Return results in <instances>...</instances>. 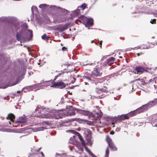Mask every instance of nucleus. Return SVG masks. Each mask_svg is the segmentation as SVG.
<instances>
[{
  "label": "nucleus",
  "instance_id": "4d7b16f0",
  "mask_svg": "<svg viewBox=\"0 0 157 157\" xmlns=\"http://www.w3.org/2000/svg\"><path fill=\"white\" fill-rule=\"evenodd\" d=\"M120 58H122V57H121V56H120Z\"/></svg>",
  "mask_w": 157,
  "mask_h": 157
},
{
  "label": "nucleus",
  "instance_id": "bb28decb",
  "mask_svg": "<svg viewBox=\"0 0 157 157\" xmlns=\"http://www.w3.org/2000/svg\"><path fill=\"white\" fill-rule=\"evenodd\" d=\"M25 130V129L24 128H21L16 130V131L15 132L18 133H22V132L24 131Z\"/></svg>",
  "mask_w": 157,
  "mask_h": 157
},
{
  "label": "nucleus",
  "instance_id": "a211bd4d",
  "mask_svg": "<svg viewBox=\"0 0 157 157\" xmlns=\"http://www.w3.org/2000/svg\"><path fill=\"white\" fill-rule=\"evenodd\" d=\"M46 128L44 127H41L38 128H32V129L33 132H37L42 131Z\"/></svg>",
  "mask_w": 157,
  "mask_h": 157
},
{
  "label": "nucleus",
  "instance_id": "20e7f679",
  "mask_svg": "<svg viewBox=\"0 0 157 157\" xmlns=\"http://www.w3.org/2000/svg\"><path fill=\"white\" fill-rule=\"evenodd\" d=\"M83 134L84 136L86 141L87 145L91 146L93 143V139L91 137V132L88 129L83 128Z\"/></svg>",
  "mask_w": 157,
  "mask_h": 157
},
{
  "label": "nucleus",
  "instance_id": "a18cd8bd",
  "mask_svg": "<svg viewBox=\"0 0 157 157\" xmlns=\"http://www.w3.org/2000/svg\"><path fill=\"white\" fill-rule=\"evenodd\" d=\"M85 78L86 79H88L90 80H91V78L90 77H85Z\"/></svg>",
  "mask_w": 157,
  "mask_h": 157
},
{
  "label": "nucleus",
  "instance_id": "cd10ccee",
  "mask_svg": "<svg viewBox=\"0 0 157 157\" xmlns=\"http://www.w3.org/2000/svg\"><path fill=\"white\" fill-rule=\"evenodd\" d=\"M109 153V149L107 148L106 150L105 153L104 157H108Z\"/></svg>",
  "mask_w": 157,
  "mask_h": 157
},
{
  "label": "nucleus",
  "instance_id": "e433bc0d",
  "mask_svg": "<svg viewBox=\"0 0 157 157\" xmlns=\"http://www.w3.org/2000/svg\"><path fill=\"white\" fill-rule=\"evenodd\" d=\"M41 149V147H40V148H39V149L38 150H35V152L34 153L35 154H37V152H38Z\"/></svg>",
  "mask_w": 157,
  "mask_h": 157
},
{
  "label": "nucleus",
  "instance_id": "b1692460",
  "mask_svg": "<svg viewBox=\"0 0 157 157\" xmlns=\"http://www.w3.org/2000/svg\"><path fill=\"white\" fill-rule=\"evenodd\" d=\"M41 37L42 39L46 40H48L49 38V37L47 36L46 34H44Z\"/></svg>",
  "mask_w": 157,
  "mask_h": 157
},
{
  "label": "nucleus",
  "instance_id": "052dcab7",
  "mask_svg": "<svg viewBox=\"0 0 157 157\" xmlns=\"http://www.w3.org/2000/svg\"><path fill=\"white\" fill-rule=\"evenodd\" d=\"M151 80H152L151 79V80H150V81Z\"/></svg>",
  "mask_w": 157,
  "mask_h": 157
},
{
  "label": "nucleus",
  "instance_id": "f3484780",
  "mask_svg": "<svg viewBox=\"0 0 157 157\" xmlns=\"http://www.w3.org/2000/svg\"><path fill=\"white\" fill-rule=\"evenodd\" d=\"M41 83H39L38 84H34L33 85L27 86L26 87L24 88V89H32L33 88H34V87H35L37 86H39L41 85Z\"/></svg>",
  "mask_w": 157,
  "mask_h": 157
},
{
  "label": "nucleus",
  "instance_id": "a19ab883",
  "mask_svg": "<svg viewBox=\"0 0 157 157\" xmlns=\"http://www.w3.org/2000/svg\"><path fill=\"white\" fill-rule=\"evenodd\" d=\"M63 73H61L58 74L57 75V77H59Z\"/></svg>",
  "mask_w": 157,
  "mask_h": 157
},
{
  "label": "nucleus",
  "instance_id": "2f4dec72",
  "mask_svg": "<svg viewBox=\"0 0 157 157\" xmlns=\"http://www.w3.org/2000/svg\"><path fill=\"white\" fill-rule=\"evenodd\" d=\"M84 147L85 150L90 155L91 152L90 151V150L87 147H86L85 146Z\"/></svg>",
  "mask_w": 157,
  "mask_h": 157
},
{
  "label": "nucleus",
  "instance_id": "c03bdc74",
  "mask_svg": "<svg viewBox=\"0 0 157 157\" xmlns=\"http://www.w3.org/2000/svg\"><path fill=\"white\" fill-rule=\"evenodd\" d=\"M20 28V25H17V27L16 28L17 30L18 29H19Z\"/></svg>",
  "mask_w": 157,
  "mask_h": 157
},
{
  "label": "nucleus",
  "instance_id": "3c124183",
  "mask_svg": "<svg viewBox=\"0 0 157 157\" xmlns=\"http://www.w3.org/2000/svg\"><path fill=\"white\" fill-rule=\"evenodd\" d=\"M17 84V83H14L13 85H11L10 86H13L14 85H16Z\"/></svg>",
  "mask_w": 157,
  "mask_h": 157
},
{
  "label": "nucleus",
  "instance_id": "f704fd0d",
  "mask_svg": "<svg viewBox=\"0 0 157 157\" xmlns=\"http://www.w3.org/2000/svg\"><path fill=\"white\" fill-rule=\"evenodd\" d=\"M156 19H151L150 21V22L151 24H154L155 23Z\"/></svg>",
  "mask_w": 157,
  "mask_h": 157
},
{
  "label": "nucleus",
  "instance_id": "680f3d73",
  "mask_svg": "<svg viewBox=\"0 0 157 157\" xmlns=\"http://www.w3.org/2000/svg\"><path fill=\"white\" fill-rule=\"evenodd\" d=\"M99 82L100 83H101V82Z\"/></svg>",
  "mask_w": 157,
  "mask_h": 157
},
{
  "label": "nucleus",
  "instance_id": "4468645a",
  "mask_svg": "<svg viewBox=\"0 0 157 157\" xmlns=\"http://www.w3.org/2000/svg\"><path fill=\"white\" fill-rule=\"evenodd\" d=\"M50 8H52L54 10H59L62 12L64 14H66L67 13V10L63 8H61L59 7H56L55 6H51L50 7Z\"/></svg>",
  "mask_w": 157,
  "mask_h": 157
},
{
  "label": "nucleus",
  "instance_id": "7c9ffc66",
  "mask_svg": "<svg viewBox=\"0 0 157 157\" xmlns=\"http://www.w3.org/2000/svg\"><path fill=\"white\" fill-rule=\"evenodd\" d=\"M77 148L78 149V151H79V152H78V153L80 154L81 152H83V149L82 147H77Z\"/></svg>",
  "mask_w": 157,
  "mask_h": 157
},
{
  "label": "nucleus",
  "instance_id": "f257e3e1",
  "mask_svg": "<svg viewBox=\"0 0 157 157\" xmlns=\"http://www.w3.org/2000/svg\"><path fill=\"white\" fill-rule=\"evenodd\" d=\"M35 110L36 111H38V116L42 118L58 119L62 118L64 116V113L62 111L51 110L43 107L40 108L38 106Z\"/></svg>",
  "mask_w": 157,
  "mask_h": 157
},
{
  "label": "nucleus",
  "instance_id": "1a4fd4ad",
  "mask_svg": "<svg viewBox=\"0 0 157 157\" xmlns=\"http://www.w3.org/2000/svg\"><path fill=\"white\" fill-rule=\"evenodd\" d=\"M61 87L60 88L62 89L65 87V84L61 81L59 82H54L50 86L52 87Z\"/></svg>",
  "mask_w": 157,
  "mask_h": 157
},
{
  "label": "nucleus",
  "instance_id": "5fc2aeb1",
  "mask_svg": "<svg viewBox=\"0 0 157 157\" xmlns=\"http://www.w3.org/2000/svg\"><path fill=\"white\" fill-rule=\"evenodd\" d=\"M70 150H71V151H72V148H70Z\"/></svg>",
  "mask_w": 157,
  "mask_h": 157
},
{
  "label": "nucleus",
  "instance_id": "ddd939ff",
  "mask_svg": "<svg viewBox=\"0 0 157 157\" xmlns=\"http://www.w3.org/2000/svg\"><path fill=\"white\" fill-rule=\"evenodd\" d=\"M135 70L137 72V73L139 75L143 73L145 70V68L140 66L136 67Z\"/></svg>",
  "mask_w": 157,
  "mask_h": 157
},
{
  "label": "nucleus",
  "instance_id": "4c0bfd02",
  "mask_svg": "<svg viewBox=\"0 0 157 157\" xmlns=\"http://www.w3.org/2000/svg\"><path fill=\"white\" fill-rule=\"evenodd\" d=\"M90 155H91L92 157H97L96 156L94 155L93 153L92 152L90 154Z\"/></svg>",
  "mask_w": 157,
  "mask_h": 157
},
{
  "label": "nucleus",
  "instance_id": "8fccbe9b",
  "mask_svg": "<svg viewBox=\"0 0 157 157\" xmlns=\"http://www.w3.org/2000/svg\"><path fill=\"white\" fill-rule=\"evenodd\" d=\"M136 54H137V56H140V53H137Z\"/></svg>",
  "mask_w": 157,
  "mask_h": 157
},
{
  "label": "nucleus",
  "instance_id": "de8ad7c7",
  "mask_svg": "<svg viewBox=\"0 0 157 157\" xmlns=\"http://www.w3.org/2000/svg\"><path fill=\"white\" fill-rule=\"evenodd\" d=\"M94 64V63H90V64H89H89H87V65H88V64H89V65H93Z\"/></svg>",
  "mask_w": 157,
  "mask_h": 157
},
{
  "label": "nucleus",
  "instance_id": "423d86ee",
  "mask_svg": "<svg viewBox=\"0 0 157 157\" xmlns=\"http://www.w3.org/2000/svg\"><path fill=\"white\" fill-rule=\"evenodd\" d=\"M102 72L100 71V69L99 67L94 69V70L90 74V75L93 78L95 77L99 76L101 75Z\"/></svg>",
  "mask_w": 157,
  "mask_h": 157
},
{
  "label": "nucleus",
  "instance_id": "2eb2a0df",
  "mask_svg": "<svg viewBox=\"0 0 157 157\" xmlns=\"http://www.w3.org/2000/svg\"><path fill=\"white\" fill-rule=\"evenodd\" d=\"M70 131L71 132H72V133H74V132L76 133L78 135V138H79V140L81 142L83 146H85V143L82 138V137L77 132H75V131L74 130H70Z\"/></svg>",
  "mask_w": 157,
  "mask_h": 157
},
{
  "label": "nucleus",
  "instance_id": "13d9d810",
  "mask_svg": "<svg viewBox=\"0 0 157 157\" xmlns=\"http://www.w3.org/2000/svg\"><path fill=\"white\" fill-rule=\"evenodd\" d=\"M46 123L47 124H48V122H47V123H46Z\"/></svg>",
  "mask_w": 157,
  "mask_h": 157
},
{
  "label": "nucleus",
  "instance_id": "9b49d317",
  "mask_svg": "<svg viewBox=\"0 0 157 157\" xmlns=\"http://www.w3.org/2000/svg\"><path fill=\"white\" fill-rule=\"evenodd\" d=\"M63 113L64 116H71L75 115V111L74 109L68 110L67 111H65Z\"/></svg>",
  "mask_w": 157,
  "mask_h": 157
},
{
  "label": "nucleus",
  "instance_id": "4be33fe9",
  "mask_svg": "<svg viewBox=\"0 0 157 157\" xmlns=\"http://www.w3.org/2000/svg\"><path fill=\"white\" fill-rule=\"evenodd\" d=\"M120 120H122L125 119H128L129 118V117H128V115L127 114L125 115H122L119 117Z\"/></svg>",
  "mask_w": 157,
  "mask_h": 157
},
{
  "label": "nucleus",
  "instance_id": "49530a36",
  "mask_svg": "<svg viewBox=\"0 0 157 157\" xmlns=\"http://www.w3.org/2000/svg\"><path fill=\"white\" fill-rule=\"evenodd\" d=\"M58 77H57V75H56V76H55L54 77V80H55L56 78H57Z\"/></svg>",
  "mask_w": 157,
  "mask_h": 157
},
{
  "label": "nucleus",
  "instance_id": "37998d69",
  "mask_svg": "<svg viewBox=\"0 0 157 157\" xmlns=\"http://www.w3.org/2000/svg\"><path fill=\"white\" fill-rule=\"evenodd\" d=\"M114 132L113 131H111L110 132V134L111 135H113L114 134Z\"/></svg>",
  "mask_w": 157,
  "mask_h": 157
},
{
  "label": "nucleus",
  "instance_id": "393cba45",
  "mask_svg": "<svg viewBox=\"0 0 157 157\" xmlns=\"http://www.w3.org/2000/svg\"><path fill=\"white\" fill-rule=\"evenodd\" d=\"M86 4L85 3L82 4L81 6H78V9H81L82 10L85 9L86 7Z\"/></svg>",
  "mask_w": 157,
  "mask_h": 157
},
{
  "label": "nucleus",
  "instance_id": "6ab92c4d",
  "mask_svg": "<svg viewBox=\"0 0 157 157\" xmlns=\"http://www.w3.org/2000/svg\"><path fill=\"white\" fill-rule=\"evenodd\" d=\"M104 88L101 89H97L96 91L98 92L99 94H101L102 92H105L107 90V87L105 86H103Z\"/></svg>",
  "mask_w": 157,
  "mask_h": 157
},
{
  "label": "nucleus",
  "instance_id": "79ce46f5",
  "mask_svg": "<svg viewBox=\"0 0 157 157\" xmlns=\"http://www.w3.org/2000/svg\"><path fill=\"white\" fill-rule=\"evenodd\" d=\"M39 154H41V157H44V154L42 152H41Z\"/></svg>",
  "mask_w": 157,
  "mask_h": 157
},
{
  "label": "nucleus",
  "instance_id": "f03ea898",
  "mask_svg": "<svg viewBox=\"0 0 157 157\" xmlns=\"http://www.w3.org/2000/svg\"><path fill=\"white\" fill-rule=\"evenodd\" d=\"M22 28L25 29V31L22 30V31L17 33L16 36L17 40L18 41H20L21 42V38L25 39L28 37L30 39L33 37V32L29 29H27L28 26L26 24H25L22 26Z\"/></svg>",
  "mask_w": 157,
  "mask_h": 157
},
{
  "label": "nucleus",
  "instance_id": "a878e982",
  "mask_svg": "<svg viewBox=\"0 0 157 157\" xmlns=\"http://www.w3.org/2000/svg\"><path fill=\"white\" fill-rule=\"evenodd\" d=\"M115 60V58L113 57H111L107 60L108 63H109L112 61H114Z\"/></svg>",
  "mask_w": 157,
  "mask_h": 157
},
{
  "label": "nucleus",
  "instance_id": "864d4df0",
  "mask_svg": "<svg viewBox=\"0 0 157 157\" xmlns=\"http://www.w3.org/2000/svg\"><path fill=\"white\" fill-rule=\"evenodd\" d=\"M94 42V40H91V43H93V42Z\"/></svg>",
  "mask_w": 157,
  "mask_h": 157
},
{
  "label": "nucleus",
  "instance_id": "f8f14e48",
  "mask_svg": "<svg viewBox=\"0 0 157 157\" xmlns=\"http://www.w3.org/2000/svg\"><path fill=\"white\" fill-rule=\"evenodd\" d=\"M77 111L80 113L87 116H91L92 113L89 111H86L81 109H78Z\"/></svg>",
  "mask_w": 157,
  "mask_h": 157
},
{
  "label": "nucleus",
  "instance_id": "9d476101",
  "mask_svg": "<svg viewBox=\"0 0 157 157\" xmlns=\"http://www.w3.org/2000/svg\"><path fill=\"white\" fill-rule=\"evenodd\" d=\"M151 121V124L153 127H157V116L154 115L149 119Z\"/></svg>",
  "mask_w": 157,
  "mask_h": 157
},
{
  "label": "nucleus",
  "instance_id": "412c9836",
  "mask_svg": "<svg viewBox=\"0 0 157 157\" xmlns=\"http://www.w3.org/2000/svg\"><path fill=\"white\" fill-rule=\"evenodd\" d=\"M80 13V9L78 7V9L72 11V13L74 16H77Z\"/></svg>",
  "mask_w": 157,
  "mask_h": 157
},
{
  "label": "nucleus",
  "instance_id": "603ef678",
  "mask_svg": "<svg viewBox=\"0 0 157 157\" xmlns=\"http://www.w3.org/2000/svg\"><path fill=\"white\" fill-rule=\"evenodd\" d=\"M21 93V91L20 90H18L17 91V93Z\"/></svg>",
  "mask_w": 157,
  "mask_h": 157
},
{
  "label": "nucleus",
  "instance_id": "dca6fc26",
  "mask_svg": "<svg viewBox=\"0 0 157 157\" xmlns=\"http://www.w3.org/2000/svg\"><path fill=\"white\" fill-rule=\"evenodd\" d=\"M86 25L88 26H91L93 24V19L92 18H86Z\"/></svg>",
  "mask_w": 157,
  "mask_h": 157
},
{
  "label": "nucleus",
  "instance_id": "58836bf2",
  "mask_svg": "<svg viewBox=\"0 0 157 157\" xmlns=\"http://www.w3.org/2000/svg\"><path fill=\"white\" fill-rule=\"evenodd\" d=\"M140 48V46H138L137 47H135L134 48H132V49L133 50H135V49L137 50V49H139Z\"/></svg>",
  "mask_w": 157,
  "mask_h": 157
},
{
  "label": "nucleus",
  "instance_id": "09e8293b",
  "mask_svg": "<svg viewBox=\"0 0 157 157\" xmlns=\"http://www.w3.org/2000/svg\"><path fill=\"white\" fill-rule=\"evenodd\" d=\"M102 41H100V47H101V44H102Z\"/></svg>",
  "mask_w": 157,
  "mask_h": 157
},
{
  "label": "nucleus",
  "instance_id": "39448f33",
  "mask_svg": "<svg viewBox=\"0 0 157 157\" xmlns=\"http://www.w3.org/2000/svg\"><path fill=\"white\" fill-rule=\"evenodd\" d=\"M157 103V99L149 102L147 104L141 107L142 109V111L144 112L147 110L149 108L155 105Z\"/></svg>",
  "mask_w": 157,
  "mask_h": 157
},
{
  "label": "nucleus",
  "instance_id": "aec40b11",
  "mask_svg": "<svg viewBox=\"0 0 157 157\" xmlns=\"http://www.w3.org/2000/svg\"><path fill=\"white\" fill-rule=\"evenodd\" d=\"M76 141L75 136L74 135L72 137L70 138L69 143L72 144H75L76 143Z\"/></svg>",
  "mask_w": 157,
  "mask_h": 157
},
{
  "label": "nucleus",
  "instance_id": "bf43d9fd",
  "mask_svg": "<svg viewBox=\"0 0 157 157\" xmlns=\"http://www.w3.org/2000/svg\"><path fill=\"white\" fill-rule=\"evenodd\" d=\"M152 38H154V37H152Z\"/></svg>",
  "mask_w": 157,
  "mask_h": 157
},
{
  "label": "nucleus",
  "instance_id": "6e6552de",
  "mask_svg": "<svg viewBox=\"0 0 157 157\" xmlns=\"http://www.w3.org/2000/svg\"><path fill=\"white\" fill-rule=\"evenodd\" d=\"M142 109L140 107L132 112L129 113H128L127 114V115H128V117H129V118L138 113L143 112V111H142Z\"/></svg>",
  "mask_w": 157,
  "mask_h": 157
},
{
  "label": "nucleus",
  "instance_id": "5701e85b",
  "mask_svg": "<svg viewBox=\"0 0 157 157\" xmlns=\"http://www.w3.org/2000/svg\"><path fill=\"white\" fill-rule=\"evenodd\" d=\"M48 6H47L45 4H40L39 5V7L43 10H44L48 8Z\"/></svg>",
  "mask_w": 157,
  "mask_h": 157
},
{
  "label": "nucleus",
  "instance_id": "c756f323",
  "mask_svg": "<svg viewBox=\"0 0 157 157\" xmlns=\"http://www.w3.org/2000/svg\"><path fill=\"white\" fill-rule=\"evenodd\" d=\"M0 20L2 21H9L8 18L7 17H2L0 18Z\"/></svg>",
  "mask_w": 157,
  "mask_h": 157
},
{
  "label": "nucleus",
  "instance_id": "c9c22d12",
  "mask_svg": "<svg viewBox=\"0 0 157 157\" xmlns=\"http://www.w3.org/2000/svg\"><path fill=\"white\" fill-rule=\"evenodd\" d=\"M140 80H141V79H140V78L136 79H135L133 81H132L131 82L132 83L134 82H135L136 81H140ZM141 80H143V79H141Z\"/></svg>",
  "mask_w": 157,
  "mask_h": 157
},
{
  "label": "nucleus",
  "instance_id": "c85d7f7f",
  "mask_svg": "<svg viewBox=\"0 0 157 157\" xmlns=\"http://www.w3.org/2000/svg\"><path fill=\"white\" fill-rule=\"evenodd\" d=\"M37 8L34 6H33L31 8V10L33 13H34V10L37 11Z\"/></svg>",
  "mask_w": 157,
  "mask_h": 157
},
{
  "label": "nucleus",
  "instance_id": "7ed1b4c3",
  "mask_svg": "<svg viewBox=\"0 0 157 157\" xmlns=\"http://www.w3.org/2000/svg\"><path fill=\"white\" fill-rule=\"evenodd\" d=\"M15 115L12 113L9 114L7 117V118L10 120V121H9L10 125L9 126L10 127H11L12 126H13L16 127H17V125L18 123H25L27 121V119L26 117H19L18 121L14 122L13 120L15 119Z\"/></svg>",
  "mask_w": 157,
  "mask_h": 157
},
{
  "label": "nucleus",
  "instance_id": "6e6d98bb",
  "mask_svg": "<svg viewBox=\"0 0 157 157\" xmlns=\"http://www.w3.org/2000/svg\"><path fill=\"white\" fill-rule=\"evenodd\" d=\"M56 155H59V154H56Z\"/></svg>",
  "mask_w": 157,
  "mask_h": 157
},
{
  "label": "nucleus",
  "instance_id": "ea45409f",
  "mask_svg": "<svg viewBox=\"0 0 157 157\" xmlns=\"http://www.w3.org/2000/svg\"><path fill=\"white\" fill-rule=\"evenodd\" d=\"M67 48L65 47H63L62 48V50L63 51H64Z\"/></svg>",
  "mask_w": 157,
  "mask_h": 157
},
{
  "label": "nucleus",
  "instance_id": "473e14b6",
  "mask_svg": "<svg viewBox=\"0 0 157 157\" xmlns=\"http://www.w3.org/2000/svg\"><path fill=\"white\" fill-rule=\"evenodd\" d=\"M86 123L87 124L89 125H92L93 124V123L92 121H86Z\"/></svg>",
  "mask_w": 157,
  "mask_h": 157
},
{
  "label": "nucleus",
  "instance_id": "72a5a7b5",
  "mask_svg": "<svg viewBox=\"0 0 157 157\" xmlns=\"http://www.w3.org/2000/svg\"><path fill=\"white\" fill-rule=\"evenodd\" d=\"M50 83V81H48L46 82H44V83L45 84V85H46V86H47L50 85L49 84Z\"/></svg>",
  "mask_w": 157,
  "mask_h": 157
},
{
  "label": "nucleus",
  "instance_id": "0eeeda50",
  "mask_svg": "<svg viewBox=\"0 0 157 157\" xmlns=\"http://www.w3.org/2000/svg\"><path fill=\"white\" fill-rule=\"evenodd\" d=\"M106 140L109 146L110 147L111 150L113 151H116L117 149V148L111 140L110 138L108 137L106 139Z\"/></svg>",
  "mask_w": 157,
  "mask_h": 157
}]
</instances>
